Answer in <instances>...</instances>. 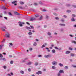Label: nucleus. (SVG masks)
<instances>
[{
    "label": "nucleus",
    "mask_w": 76,
    "mask_h": 76,
    "mask_svg": "<svg viewBox=\"0 0 76 76\" xmlns=\"http://www.w3.org/2000/svg\"><path fill=\"white\" fill-rule=\"evenodd\" d=\"M0 57L1 58H2V57H3V55L2 54H0Z\"/></svg>",
    "instance_id": "obj_43"
},
{
    "label": "nucleus",
    "mask_w": 76,
    "mask_h": 76,
    "mask_svg": "<svg viewBox=\"0 0 76 76\" xmlns=\"http://www.w3.org/2000/svg\"><path fill=\"white\" fill-rule=\"evenodd\" d=\"M47 27V26H46V25H45L44 26V28H46Z\"/></svg>",
    "instance_id": "obj_63"
},
{
    "label": "nucleus",
    "mask_w": 76,
    "mask_h": 76,
    "mask_svg": "<svg viewBox=\"0 0 76 76\" xmlns=\"http://www.w3.org/2000/svg\"><path fill=\"white\" fill-rule=\"evenodd\" d=\"M61 22H64V20L62 19L61 20Z\"/></svg>",
    "instance_id": "obj_64"
},
{
    "label": "nucleus",
    "mask_w": 76,
    "mask_h": 76,
    "mask_svg": "<svg viewBox=\"0 0 76 76\" xmlns=\"http://www.w3.org/2000/svg\"><path fill=\"white\" fill-rule=\"evenodd\" d=\"M3 68H4V69H6L7 67L6 66H4Z\"/></svg>",
    "instance_id": "obj_39"
},
{
    "label": "nucleus",
    "mask_w": 76,
    "mask_h": 76,
    "mask_svg": "<svg viewBox=\"0 0 76 76\" xmlns=\"http://www.w3.org/2000/svg\"><path fill=\"white\" fill-rule=\"evenodd\" d=\"M18 2V1H14L12 2V4H14L15 3H17Z\"/></svg>",
    "instance_id": "obj_13"
},
{
    "label": "nucleus",
    "mask_w": 76,
    "mask_h": 76,
    "mask_svg": "<svg viewBox=\"0 0 76 76\" xmlns=\"http://www.w3.org/2000/svg\"><path fill=\"white\" fill-rule=\"evenodd\" d=\"M72 7H74L75 8H76V5H72Z\"/></svg>",
    "instance_id": "obj_41"
},
{
    "label": "nucleus",
    "mask_w": 76,
    "mask_h": 76,
    "mask_svg": "<svg viewBox=\"0 0 76 76\" xmlns=\"http://www.w3.org/2000/svg\"><path fill=\"white\" fill-rule=\"evenodd\" d=\"M56 19V20H59V18L58 17H56L55 18Z\"/></svg>",
    "instance_id": "obj_44"
},
{
    "label": "nucleus",
    "mask_w": 76,
    "mask_h": 76,
    "mask_svg": "<svg viewBox=\"0 0 76 76\" xmlns=\"http://www.w3.org/2000/svg\"><path fill=\"white\" fill-rule=\"evenodd\" d=\"M39 15L38 14H36L35 15V17H36V18H38V17H39Z\"/></svg>",
    "instance_id": "obj_24"
},
{
    "label": "nucleus",
    "mask_w": 76,
    "mask_h": 76,
    "mask_svg": "<svg viewBox=\"0 0 76 76\" xmlns=\"http://www.w3.org/2000/svg\"><path fill=\"white\" fill-rule=\"evenodd\" d=\"M10 74L12 76L13 75V73L12 72H11Z\"/></svg>",
    "instance_id": "obj_60"
},
{
    "label": "nucleus",
    "mask_w": 76,
    "mask_h": 76,
    "mask_svg": "<svg viewBox=\"0 0 76 76\" xmlns=\"http://www.w3.org/2000/svg\"><path fill=\"white\" fill-rule=\"evenodd\" d=\"M59 65L60 66V67H63V65L61 63L59 64Z\"/></svg>",
    "instance_id": "obj_23"
},
{
    "label": "nucleus",
    "mask_w": 76,
    "mask_h": 76,
    "mask_svg": "<svg viewBox=\"0 0 76 76\" xmlns=\"http://www.w3.org/2000/svg\"><path fill=\"white\" fill-rule=\"evenodd\" d=\"M18 23H19V26H23V25H22V22L19 21L18 22Z\"/></svg>",
    "instance_id": "obj_8"
},
{
    "label": "nucleus",
    "mask_w": 76,
    "mask_h": 76,
    "mask_svg": "<svg viewBox=\"0 0 76 76\" xmlns=\"http://www.w3.org/2000/svg\"><path fill=\"white\" fill-rule=\"evenodd\" d=\"M45 47V45H43L42 46V47H41V48H43V47Z\"/></svg>",
    "instance_id": "obj_45"
},
{
    "label": "nucleus",
    "mask_w": 76,
    "mask_h": 76,
    "mask_svg": "<svg viewBox=\"0 0 76 76\" xmlns=\"http://www.w3.org/2000/svg\"><path fill=\"white\" fill-rule=\"evenodd\" d=\"M55 48L56 49H57V50H58V48L57 47H55Z\"/></svg>",
    "instance_id": "obj_47"
},
{
    "label": "nucleus",
    "mask_w": 76,
    "mask_h": 76,
    "mask_svg": "<svg viewBox=\"0 0 76 76\" xmlns=\"http://www.w3.org/2000/svg\"><path fill=\"white\" fill-rule=\"evenodd\" d=\"M30 26L32 29H34V27L32 26Z\"/></svg>",
    "instance_id": "obj_40"
},
{
    "label": "nucleus",
    "mask_w": 76,
    "mask_h": 76,
    "mask_svg": "<svg viewBox=\"0 0 76 76\" xmlns=\"http://www.w3.org/2000/svg\"><path fill=\"white\" fill-rule=\"evenodd\" d=\"M37 45V43L36 42H34V43L33 45L34 46H36Z\"/></svg>",
    "instance_id": "obj_18"
},
{
    "label": "nucleus",
    "mask_w": 76,
    "mask_h": 76,
    "mask_svg": "<svg viewBox=\"0 0 76 76\" xmlns=\"http://www.w3.org/2000/svg\"><path fill=\"white\" fill-rule=\"evenodd\" d=\"M13 64V61H10V64Z\"/></svg>",
    "instance_id": "obj_36"
},
{
    "label": "nucleus",
    "mask_w": 76,
    "mask_h": 76,
    "mask_svg": "<svg viewBox=\"0 0 76 76\" xmlns=\"http://www.w3.org/2000/svg\"><path fill=\"white\" fill-rule=\"evenodd\" d=\"M49 16L48 15H46V19H48V18H49Z\"/></svg>",
    "instance_id": "obj_28"
},
{
    "label": "nucleus",
    "mask_w": 76,
    "mask_h": 76,
    "mask_svg": "<svg viewBox=\"0 0 76 76\" xmlns=\"http://www.w3.org/2000/svg\"><path fill=\"white\" fill-rule=\"evenodd\" d=\"M38 65V62H36L35 63V65L36 66Z\"/></svg>",
    "instance_id": "obj_30"
},
{
    "label": "nucleus",
    "mask_w": 76,
    "mask_h": 76,
    "mask_svg": "<svg viewBox=\"0 0 76 76\" xmlns=\"http://www.w3.org/2000/svg\"><path fill=\"white\" fill-rule=\"evenodd\" d=\"M8 14H9V15L10 16H12V14H11V12H9Z\"/></svg>",
    "instance_id": "obj_38"
},
{
    "label": "nucleus",
    "mask_w": 76,
    "mask_h": 76,
    "mask_svg": "<svg viewBox=\"0 0 76 76\" xmlns=\"http://www.w3.org/2000/svg\"><path fill=\"white\" fill-rule=\"evenodd\" d=\"M42 16L41 15V17H40V18L38 19V20H42Z\"/></svg>",
    "instance_id": "obj_17"
},
{
    "label": "nucleus",
    "mask_w": 76,
    "mask_h": 76,
    "mask_svg": "<svg viewBox=\"0 0 76 76\" xmlns=\"http://www.w3.org/2000/svg\"><path fill=\"white\" fill-rule=\"evenodd\" d=\"M14 14H15V15H20V14H19V13L18 12H14Z\"/></svg>",
    "instance_id": "obj_6"
},
{
    "label": "nucleus",
    "mask_w": 76,
    "mask_h": 76,
    "mask_svg": "<svg viewBox=\"0 0 76 76\" xmlns=\"http://www.w3.org/2000/svg\"><path fill=\"white\" fill-rule=\"evenodd\" d=\"M72 17H76V15H75V14H72Z\"/></svg>",
    "instance_id": "obj_37"
},
{
    "label": "nucleus",
    "mask_w": 76,
    "mask_h": 76,
    "mask_svg": "<svg viewBox=\"0 0 76 76\" xmlns=\"http://www.w3.org/2000/svg\"><path fill=\"white\" fill-rule=\"evenodd\" d=\"M10 45H11L12 46H13V45L12 43H10Z\"/></svg>",
    "instance_id": "obj_53"
},
{
    "label": "nucleus",
    "mask_w": 76,
    "mask_h": 76,
    "mask_svg": "<svg viewBox=\"0 0 76 76\" xmlns=\"http://www.w3.org/2000/svg\"><path fill=\"white\" fill-rule=\"evenodd\" d=\"M31 64H32V62H29L28 64H27V65H31Z\"/></svg>",
    "instance_id": "obj_15"
},
{
    "label": "nucleus",
    "mask_w": 76,
    "mask_h": 76,
    "mask_svg": "<svg viewBox=\"0 0 76 76\" xmlns=\"http://www.w3.org/2000/svg\"><path fill=\"white\" fill-rule=\"evenodd\" d=\"M70 56L72 57H74V56H75V54L73 53H71Z\"/></svg>",
    "instance_id": "obj_22"
},
{
    "label": "nucleus",
    "mask_w": 76,
    "mask_h": 76,
    "mask_svg": "<svg viewBox=\"0 0 76 76\" xmlns=\"http://www.w3.org/2000/svg\"><path fill=\"white\" fill-rule=\"evenodd\" d=\"M63 17H64V18H67V16H66V15H64Z\"/></svg>",
    "instance_id": "obj_54"
},
{
    "label": "nucleus",
    "mask_w": 76,
    "mask_h": 76,
    "mask_svg": "<svg viewBox=\"0 0 76 76\" xmlns=\"http://www.w3.org/2000/svg\"><path fill=\"white\" fill-rule=\"evenodd\" d=\"M61 75V74L60 73H59L57 75L58 76H60Z\"/></svg>",
    "instance_id": "obj_52"
},
{
    "label": "nucleus",
    "mask_w": 76,
    "mask_h": 76,
    "mask_svg": "<svg viewBox=\"0 0 76 76\" xmlns=\"http://www.w3.org/2000/svg\"><path fill=\"white\" fill-rule=\"evenodd\" d=\"M1 48H2V46L0 45V49H1Z\"/></svg>",
    "instance_id": "obj_58"
},
{
    "label": "nucleus",
    "mask_w": 76,
    "mask_h": 76,
    "mask_svg": "<svg viewBox=\"0 0 76 76\" xmlns=\"http://www.w3.org/2000/svg\"><path fill=\"white\" fill-rule=\"evenodd\" d=\"M1 8L4 10H6V9H7V8L5 7V6H3L1 7Z\"/></svg>",
    "instance_id": "obj_9"
},
{
    "label": "nucleus",
    "mask_w": 76,
    "mask_h": 76,
    "mask_svg": "<svg viewBox=\"0 0 76 76\" xmlns=\"http://www.w3.org/2000/svg\"><path fill=\"white\" fill-rule=\"evenodd\" d=\"M39 4H41V5H42V2L41 1L39 2Z\"/></svg>",
    "instance_id": "obj_56"
},
{
    "label": "nucleus",
    "mask_w": 76,
    "mask_h": 76,
    "mask_svg": "<svg viewBox=\"0 0 76 76\" xmlns=\"http://www.w3.org/2000/svg\"><path fill=\"white\" fill-rule=\"evenodd\" d=\"M66 7H70V4H66Z\"/></svg>",
    "instance_id": "obj_26"
},
{
    "label": "nucleus",
    "mask_w": 76,
    "mask_h": 76,
    "mask_svg": "<svg viewBox=\"0 0 76 76\" xmlns=\"http://www.w3.org/2000/svg\"><path fill=\"white\" fill-rule=\"evenodd\" d=\"M36 20V18H31L30 19V21H31V22H32L34 20Z\"/></svg>",
    "instance_id": "obj_3"
},
{
    "label": "nucleus",
    "mask_w": 76,
    "mask_h": 76,
    "mask_svg": "<svg viewBox=\"0 0 76 76\" xmlns=\"http://www.w3.org/2000/svg\"><path fill=\"white\" fill-rule=\"evenodd\" d=\"M49 48H50V49H53V47H50Z\"/></svg>",
    "instance_id": "obj_62"
},
{
    "label": "nucleus",
    "mask_w": 76,
    "mask_h": 76,
    "mask_svg": "<svg viewBox=\"0 0 76 76\" xmlns=\"http://www.w3.org/2000/svg\"><path fill=\"white\" fill-rule=\"evenodd\" d=\"M25 72L23 71H20V73H21V74H24Z\"/></svg>",
    "instance_id": "obj_21"
},
{
    "label": "nucleus",
    "mask_w": 76,
    "mask_h": 76,
    "mask_svg": "<svg viewBox=\"0 0 76 76\" xmlns=\"http://www.w3.org/2000/svg\"><path fill=\"white\" fill-rule=\"evenodd\" d=\"M1 29L2 31H5V29H6V27H1Z\"/></svg>",
    "instance_id": "obj_2"
},
{
    "label": "nucleus",
    "mask_w": 76,
    "mask_h": 76,
    "mask_svg": "<svg viewBox=\"0 0 76 76\" xmlns=\"http://www.w3.org/2000/svg\"><path fill=\"white\" fill-rule=\"evenodd\" d=\"M72 18L71 20H72V21H73V22H75V20L74 19V18Z\"/></svg>",
    "instance_id": "obj_27"
},
{
    "label": "nucleus",
    "mask_w": 76,
    "mask_h": 76,
    "mask_svg": "<svg viewBox=\"0 0 76 76\" xmlns=\"http://www.w3.org/2000/svg\"><path fill=\"white\" fill-rule=\"evenodd\" d=\"M5 37L7 38H9L10 37V34L8 33H7L5 35Z\"/></svg>",
    "instance_id": "obj_1"
},
{
    "label": "nucleus",
    "mask_w": 76,
    "mask_h": 76,
    "mask_svg": "<svg viewBox=\"0 0 76 76\" xmlns=\"http://www.w3.org/2000/svg\"><path fill=\"white\" fill-rule=\"evenodd\" d=\"M29 50H30V51H32V48H30Z\"/></svg>",
    "instance_id": "obj_59"
},
{
    "label": "nucleus",
    "mask_w": 76,
    "mask_h": 76,
    "mask_svg": "<svg viewBox=\"0 0 76 76\" xmlns=\"http://www.w3.org/2000/svg\"><path fill=\"white\" fill-rule=\"evenodd\" d=\"M64 68H65V69H66V70H67V69H68V66H66Z\"/></svg>",
    "instance_id": "obj_29"
},
{
    "label": "nucleus",
    "mask_w": 76,
    "mask_h": 76,
    "mask_svg": "<svg viewBox=\"0 0 76 76\" xmlns=\"http://www.w3.org/2000/svg\"><path fill=\"white\" fill-rule=\"evenodd\" d=\"M69 36L71 37H73V35H72V34H69Z\"/></svg>",
    "instance_id": "obj_55"
},
{
    "label": "nucleus",
    "mask_w": 76,
    "mask_h": 76,
    "mask_svg": "<svg viewBox=\"0 0 76 76\" xmlns=\"http://www.w3.org/2000/svg\"><path fill=\"white\" fill-rule=\"evenodd\" d=\"M69 49L70 50H73V48H69Z\"/></svg>",
    "instance_id": "obj_49"
},
{
    "label": "nucleus",
    "mask_w": 76,
    "mask_h": 76,
    "mask_svg": "<svg viewBox=\"0 0 76 76\" xmlns=\"http://www.w3.org/2000/svg\"><path fill=\"white\" fill-rule=\"evenodd\" d=\"M59 73H64V71L63 70H60L59 71Z\"/></svg>",
    "instance_id": "obj_14"
},
{
    "label": "nucleus",
    "mask_w": 76,
    "mask_h": 76,
    "mask_svg": "<svg viewBox=\"0 0 76 76\" xmlns=\"http://www.w3.org/2000/svg\"><path fill=\"white\" fill-rule=\"evenodd\" d=\"M48 35H51V33H50V32H49L48 33Z\"/></svg>",
    "instance_id": "obj_42"
},
{
    "label": "nucleus",
    "mask_w": 76,
    "mask_h": 76,
    "mask_svg": "<svg viewBox=\"0 0 76 76\" xmlns=\"http://www.w3.org/2000/svg\"><path fill=\"white\" fill-rule=\"evenodd\" d=\"M26 28L28 30L31 29H32L31 28L28 26L26 27Z\"/></svg>",
    "instance_id": "obj_11"
},
{
    "label": "nucleus",
    "mask_w": 76,
    "mask_h": 76,
    "mask_svg": "<svg viewBox=\"0 0 76 76\" xmlns=\"http://www.w3.org/2000/svg\"><path fill=\"white\" fill-rule=\"evenodd\" d=\"M5 41V39H4L1 42L4 43V41Z\"/></svg>",
    "instance_id": "obj_51"
},
{
    "label": "nucleus",
    "mask_w": 76,
    "mask_h": 76,
    "mask_svg": "<svg viewBox=\"0 0 76 76\" xmlns=\"http://www.w3.org/2000/svg\"><path fill=\"white\" fill-rule=\"evenodd\" d=\"M66 12H68V13H70V12H71V11L70 10H67L66 11Z\"/></svg>",
    "instance_id": "obj_34"
},
{
    "label": "nucleus",
    "mask_w": 76,
    "mask_h": 76,
    "mask_svg": "<svg viewBox=\"0 0 76 76\" xmlns=\"http://www.w3.org/2000/svg\"><path fill=\"white\" fill-rule=\"evenodd\" d=\"M52 69H56V67L55 66H52Z\"/></svg>",
    "instance_id": "obj_20"
},
{
    "label": "nucleus",
    "mask_w": 76,
    "mask_h": 76,
    "mask_svg": "<svg viewBox=\"0 0 76 76\" xmlns=\"http://www.w3.org/2000/svg\"><path fill=\"white\" fill-rule=\"evenodd\" d=\"M44 57L45 58H48V57H51V56L50 55H45L44 56Z\"/></svg>",
    "instance_id": "obj_4"
},
{
    "label": "nucleus",
    "mask_w": 76,
    "mask_h": 76,
    "mask_svg": "<svg viewBox=\"0 0 76 76\" xmlns=\"http://www.w3.org/2000/svg\"><path fill=\"white\" fill-rule=\"evenodd\" d=\"M53 10H58V9L55 8Z\"/></svg>",
    "instance_id": "obj_50"
},
{
    "label": "nucleus",
    "mask_w": 76,
    "mask_h": 76,
    "mask_svg": "<svg viewBox=\"0 0 76 76\" xmlns=\"http://www.w3.org/2000/svg\"><path fill=\"white\" fill-rule=\"evenodd\" d=\"M18 8L19 9H23V7H21V6H19V7H18Z\"/></svg>",
    "instance_id": "obj_31"
},
{
    "label": "nucleus",
    "mask_w": 76,
    "mask_h": 76,
    "mask_svg": "<svg viewBox=\"0 0 76 76\" xmlns=\"http://www.w3.org/2000/svg\"><path fill=\"white\" fill-rule=\"evenodd\" d=\"M28 34L29 35H31L32 34V33L31 32H29L28 33Z\"/></svg>",
    "instance_id": "obj_25"
},
{
    "label": "nucleus",
    "mask_w": 76,
    "mask_h": 76,
    "mask_svg": "<svg viewBox=\"0 0 76 76\" xmlns=\"http://www.w3.org/2000/svg\"><path fill=\"white\" fill-rule=\"evenodd\" d=\"M52 52L53 53H56V50L54 49H53L52 50Z\"/></svg>",
    "instance_id": "obj_19"
},
{
    "label": "nucleus",
    "mask_w": 76,
    "mask_h": 76,
    "mask_svg": "<svg viewBox=\"0 0 76 76\" xmlns=\"http://www.w3.org/2000/svg\"><path fill=\"white\" fill-rule=\"evenodd\" d=\"M69 53H70V51H66V52L65 54H69Z\"/></svg>",
    "instance_id": "obj_12"
},
{
    "label": "nucleus",
    "mask_w": 76,
    "mask_h": 76,
    "mask_svg": "<svg viewBox=\"0 0 76 76\" xmlns=\"http://www.w3.org/2000/svg\"><path fill=\"white\" fill-rule=\"evenodd\" d=\"M53 15H55V16H57V14L56 12H54Z\"/></svg>",
    "instance_id": "obj_35"
},
{
    "label": "nucleus",
    "mask_w": 76,
    "mask_h": 76,
    "mask_svg": "<svg viewBox=\"0 0 76 76\" xmlns=\"http://www.w3.org/2000/svg\"><path fill=\"white\" fill-rule=\"evenodd\" d=\"M20 4H21L22 5L23 4H24V2L20 1Z\"/></svg>",
    "instance_id": "obj_16"
},
{
    "label": "nucleus",
    "mask_w": 76,
    "mask_h": 76,
    "mask_svg": "<svg viewBox=\"0 0 76 76\" xmlns=\"http://www.w3.org/2000/svg\"><path fill=\"white\" fill-rule=\"evenodd\" d=\"M4 18L5 19H6V20H7V18L6 17H4Z\"/></svg>",
    "instance_id": "obj_57"
},
{
    "label": "nucleus",
    "mask_w": 76,
    "mask_h": 76,
    "mask_svg": "<svg viewBox=\"0 0 76 76\" xmlns=\"http://www.w3.org/2000/svg\"><path fill=\"white\" fill-rule=\"evenodd\" d=\"M72 43H74V44H76V42L75 41H72Z\"/></svg>",
    "instance_id": "obj_33"
},
{
    "label": "nucleus",
    "mask_w": 76,
    "mask_h": 76,
    "mask_svg": "<svg viewBox=\"0 0 76 76\" xmlns=\"http://www.w3.org/2000/svg\"><path fill=\"white\" fill-rule=\"evenodd\" d=\"M28 71L29 72H31V69L30 68H28Z\"/></svg>",
    "instance_id": "obj_32"
},
{
    "label": "nucleus",
    "mask_w": 76,
    "mask_h": 76,
    "mask_svg": "<svg viewBox=\"0 0 76 76\" xmlns=\"http://www.w3.org/2000/svg\"><path fill=\"white\" fill-rule=\"evenodd\" d=\"M39 57H42V56L41 55H38Z\"/></svg>",
    "instance_id": "obj_48"
},
{
    "label": "nucleus",
    "mask_w": 76,
    "mask_h": 76,
    "mask_svg": "<svg viewBox=\"0 0 76 76\" xmlns=\"http://www.w3.org/2000/svg\"><path fill=\"white\" fill-rule=\"evenodd\" d=\"M34 5H35V6L38 5V4L36 3H34Z\"/></svg>",
    "instance_id": "obj_46"
},
{
    "label": "nucleus",
    "mask_w": 76,
    "mask_h": 76,
    "mask_svg": "<svg viewBox=\"0 0 76 76\" xmlns=\"http://www.w3.org/2000/svg\"><path fill=\"white\" fill-rule=\"evenodd\" d=\"M9 57L10 58H11V57H12V55H10L9 56Z\"/></svg>",
    "instance_id": "obj_61"
},
{
    "label": "nucleus",
    "mask_w": 76,
    "mask_h": 76,
    "mask_svg": "<svg viewBox=\"0 0 76 76\" xmlns=\"http://www.w3.org/2000/svg\"><path fill=\"white\" fill-rule=\"evenodd\" d=\"M59 25H60V26H66L65 24L61 23H60Z\"/></svg>",
    "instance_id": "obj_10"
},
{
    "label": "nucleus",
    "mask_w": 76,
    "mask_h": 76,
    "mask_svg": "<svg viewBox=\"0 0 76 76\" xmlns=\"http://www.w3.org/2000/svg\"><path fill=\"white\" fill-rule=\"evenodd\" d=\"M57 64V63L56 61H53L52 62V64L53 66H56Z\"/></svg>",
    "instance_id": "obj_5"
},
{
    "label": "nucleus",
    "mask_w": 76,
    "mask_h": 76,
    "mask_svg": "<svg viewBox=\"0 0 76 76\" xmlns=\"http://www.w3.org/2000/svg\"><path fill=\"white\" fill-rule=\"evenodd\" d=\"M36 74H37V75H39V74H42V72L39 71L38 72L36 73Z\"/></svg>",
    "instance_id": "obj_7"
}]
</instances>
